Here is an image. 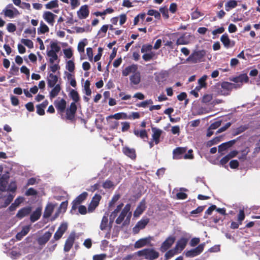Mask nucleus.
<instances>
[{"label":"nucleus","mask_w":260,"mask_h":260,"mask_svg":"<svg viewBox=\"0 0 260 260\" xmlns=\"http://www.w3.org/2000/svg\"><path fill=\"white\" fill-rule=\"evenodd\" d=\"M186 149L184 147H178L173 150V158L174 159H191L193 158L192 154V150H189L187 153H185Z\"/></svg>","instance_id":"nucleus-1"},{"label":"nucleus","mask_w":260,"mask_h":260,"mask_svg":"<svg viewBox=\"0 0 260 260\" xmlns=\"http://www.w3.org/2000/svg\"><path fill=\"white\" fill-rule=\"evenodd\" d=\"M137 254L139 257H143L146 259L154 260L159 255V252L153 248H145L137 251Z\"/></svg>","instance_id":"nucleus-2"},{"label":"nucleus","mask_w":260,"mask_h":260,"mask_svg":"<svg viewBox=\"0 0 260 260\" xmlns=\"http://www.w3.org/2000/svg\"><path fill=\"white\" fill-rule=\"evenodd\" d=\"M87 196L88 193L86 192H83L79 195L72 202V210H76L78 209V211H86V207L80 204L86 200Z\"/></svg>","instance_id":"nucleus-3"},{"label":"nucleus","mask_w":260,"mask_h":260,"mask_svg":"<svg viewBox=\"0 0 260 260\" xmlns=\"http://www.w3.org/2000/svg\"><path fill=\"white\" fill-rule=\"evenodd\" d=\"M1 14L10 19L17 17L20 14L19 11L12 4L7 5L2 10Z\"/></svg>","instance_id":"nucleus-4"},{"label":"nucleus","mask_w":260,"mask_h":260,"mask_svg":"<svg viewBox=\"0 0 260 260\" xmlns=\"http://www.w3.org/2000/svg\"><path fill=\"white\" fill-rule=\"evenodd\" d=\"M77 105L75 104V103H71L70 106L68 107L64 111H66V115L64 117L61 115V118L62 119H66L70 120L74 119L75 115V113L77 111Z\"/></svg>","instance_id":"nucleus-5"},{"label":"nucleus","mask_w":260,"mask_h":260,"mask_svg":"<svg viewBox=\"0 0 260 260\" xmlns=\"http://www.w3.org/2000/svg\"><path fill=\"white\" fill-rule=\"evenodd\" d=\"M176 238L174 236H169L161 244L159 250L165 252L169 250L174 243Z\"/></svg>","instance_id":"nucleus-6"},{"label":"nucleus","mask_w":260,"mask_h":260,"mask_svg":"<svg viewBox=\"0 0 260 260\" xmlns=\"http://www.w3.org/2000/svg\"><path fill=\"white\" fill-rule=\"evenodd\" d=\"M205 246V243H203L199 245L194 249L187 250L185 252V255L187 257H193L199 255L203 251Z\"/></svg>","instance_id":"nucleus-7"},{"label":"nucleus","mask_w":260,"mask_h":260,"mask_svg":"<svg viewBox=\"0 0 260 260\" xmlns=\"http://www.w3.org/2000/svg\"><path fill=\"white\" fill-rule=\"evenodd\" d=\"M67 223L65 222L62 223L55 233L53 239L50 241V243H53L55 241L59 240L62 237L64 233L67 231Z\"/></svg>","instance_id":"nucleus-8"},{"label":"nucleus","mask_w":260,"mask_h":260,"mask_svg":"<svg viewBox=\"0 0 260 260\" xmlns=\"http://www.w3.org/2000/svg\"><path fill=\"white\" fill-rule=\"evenodd\" d=\"M205 54L206 52L204 50L194 51L187 58L186 61L197 62L202 59L205 55Z\"/></svg>","instance_id":"nucleus-9"},{"label":"nucleus","mask_w":260,"mask_h":260,"mask_svg":"<svg viewBox=\"0 0 260 260\" xmlns=\"http://www.w3.org/2000/svg\"><path fill=\"white\" fill-rule=\"evenodd\" d=\"M57 16L50 11H44L42 14L43 19L50 25L53 26Z\"/></svg>","instance_id":"nucleus-10"},{"label":"nucleus","mask_w":260,"mask_h":260,"mask_svg":"<svg viewBox=\"0 0 260 260\" xmlns=\"http://www.w3.org/2000/svg\"><path fill=\"white\" fill-rule=\"evenodd\" d=\"M89 6L87 5L81 6L77 12V16L80 19H86L89 16Z\"/></svg>","instance_id":"nucleus-11"},{"label":"nucleus","mask_w":260,"mask_h":260,"mask_svg":"<svg viewBox=\"0 0 260 260\" xmlns=\"http://www.w3.org/2000/svg\"><path fill=\"white\" fill-rule=\"evenodd\" d=\"M54 105L57 109L58 112L62 115L66 108V101L63 99L58 98L54 101Z\"/></svg>","instance_id":"nucleus-12"},{"label":"nucleus","mask_w":260,"mask_h":260,"mask_svg":"<svg viewBox=\"0 0 260 260\" xmlns=\"http://www.w3.org/2000/svg\"><path fill=\"white\" fill-rule=\"evenodd\" d=\"M75 237L76 235L75 233H72L70 234L64 243L63 248L64 252H69L70 250L74 243Z\"/></svg>","instance_id":"nucleus-13"},{"label":"nucleus","mask_w":260,"mask_h":260,"mask_svg":"<svg viewBox=\"0 0 260 260\" xmlns=\"http://www.w3.org/2000/svg\"><path fill=\"white\" fill-rule=\"evenodd\" d=\"M149 222V219L147 218H143L139 221L133 229V233L134 234H138L140 230H142L145 228Z\"/></svg>","instance_id":"nucleus-14"},{"label":"nucleus","mask_w":260,"mask_h":260,"mask_svg":"<svg viewBox=\"0 0 260 260\" xmlns=\"http://www.w3.org/2000/svg\"><path fill=\"white\" fill-rule=\"evenodd\" d=\"M58 77L53 73L48 72L47 77V83L49 87H53L58 83Z\"/></svg>","instance_id":"nucleus-15"},{"label":"nucleus","mask_w":260,"mask_h":260,"mask_svg":"<svg viewBox=\"0 0 260 260\" xmlns=\"http://www.w3.org/2000/svg\"><path fill=\"white\" fill-rule=\"evenodd\" d=\"M101 196L100 194H95L92 199V200L88 206L89 211L94 210L98 206L99 202L101 200Z\"/></svg>","instance_id":"nucleus-16"},{"label":"nucleus","mask_w":260,"mask_h":260,"mask_svg":"<svg viewBox=\"0 0 260 260\" xmlns=\"http://www.w3.org/2000/svg\"><path fill=\"white\" fill-rule=\"evenodd\" d=\"M132 212H121L120 214L116 220V223L117 224H120L124 220L125 216H126V218L124 222V224H127V222L129 223L132 215Z\"/></svg>","instance_id":"nucleus-17"},{"label":"nucleus","mask_w":260,"mask_h":260,"mask_svg":"<svg viewBox=\"0 0 260 260\" xmlns=\"http://www.w3.org/2000/svg\"><path fill=\"white\" fill-rule=\"evenodd\" d=\"M52 236V233L48 231L45 232L42 236L39 237L37 242L40 246H44L49 240Z\"/></svg>","instance_id":"nucleus-18"},{"label":"nucleus","mask_w":260,"mask_h":260,"mask_svg":"<svg viewBox=\"0 0 260 260\" xmlns=\"http://www.w3.org/2000/svg\"><path fill=\"white\" fill-rule=\"evenodd\" d=\"M188 242L187 238L182 237L178 240L175 246L174 247L177 251L180 253L186 247Z\"/></svg>","instance_id":"nucleus-19"},{"label":"nucleus","mask_w":260,"mask_h":260,"mask_svg":"<svg viewBox=\"0 0 260 260\" xmlns=\"http://www.w3.org/2000/svg\"><path fill=\"white\" fill-rule=\"evenodd\" d=\"M220 41L224 47L228 48L233 47L235 45L234 41H231L226 34H223L220 38Z\"/></svg>","instance_id":"nucleus-20"},{"label":"nucleus","mask_w":260,"mask_h":260,"mask_svg":"<svg viewBox=\"0 0 260 260\" xmlns=\"http://www.w3.org/2000/svg\"><path fill=\"white\" fill-rule=\"evenodd\" d=\"M150 237L140 239L135 242L134 247L138 249L148 245L150 243Z\"/></svg>","instance_id":"nucleus-21"},{"label":"nucleus","mask_w":260,"mask_h":260,"mask_svg":"<svg viewBox=\"0 0 260 260\" xmlns=\"http://www.w3.org/2000/svg\"><path fill=\"white\" fill-rule=\"evenodd\" d=\"M138 70V66L136 64H132L126 67L122 72V75L127 76L130 73L134 74Z\"/></svg>","instance_id":"nucleus-22"},{"label":"nucleus","mask_w":260,"mask_h":260,"mask_svg":"<svg viewBox=\"0 0 260 260\" xmlns=\"http://www.w3.org/2000/svg\"><path fill=\"white\" fill-rule=\"evenodd\" d=\"M207 75H204L198 80V85L194 88L196 90L199 92L202 88L206 87L207 83L206 81L207 79Z\"/></svg>","instance_id":"nucleus-23"},{"label":"nucleus","mask_w":260,"mask_h":260,"mask_svg":"<svg viewBox=\"0 0 260 260\" xmlns=\"http://www.w3.org/2000/svg\"><path fill=\"white\" fill-rule=\"evenodd\" d=\"M127 116L126 114L124 113H116L114 115H110L108 116L106 119L107 121H108L109 123L111 122L110 120L112 118L115 119H127Z\"/></svg>","instance_id":"nucleus-24"},{"label":"nucleus","mask_w":260,"mask_h":260,"mask_svg":"<svg viewBox=\"0 0 260 260\" xmlns=\"http://www.w3.org/2000/svg\"><path fill=\"white\" fill-rule=\"evenodd\" d=\"M152 131L153 132L152 139L155 144H157L159 142V138L162 133V131L156 128H152Z\"/></svg>","instance_id":"nucleus-25"},{"label":"nucleus","mask_w":260,"mask_h":260,"mask_svg":"<svg viewBox=\"0 0 260 260\" xmlns=\"http://www.w3.org/2000/svg\"><path fill=\"white\" fill-rule=\"evenodd\" d=\"M131 83L134 85H138L141 81V75L140 72H136L130 76Z\"/></svg>","instance_id":"nucleus-26"},{"label":"nucleus","mask_w":260,"mask_h":260,"mask_svg":"<svg viewBox=\"0 0 260 260\" xmlns=\"http://www.w3.org/2000/svg\"><path fill=\"white\" fill-rule=\"evenodd\" d=\"M52 89L49 92V96L51 99L56 97L60 92L61 90V86L59 84L54 85V87H51Z\"/></svg>","instance_id":"nucleus-27"},{"label":"nucleus","mask_w":260,"mask_h":260,"mask_svg":"<svg viewBox=\"0 0 260 260\" xmlns=\"http://www.w3.org/2000/svg\"><path fill=\"white\" fill-rule=\"evenodd\" d=\"M49 31V27L43 21L40 23V26L37 29L39 35L45 34Z\"/></svg>","instance_id":"nucleus-28"},{"label":"nucleus","mask_w":260,"mask_h":260,"mask_svg":"<svg viewBox=\"0 0 260 260\" xmlns=\"http://www.w3.org/2000/svg\"><path fill=\"white\" fill-rule=\"evenodd\" d=\"M122 151L125 155L131 158L132 159H134L136 158V155L134 149L125 147H123Z\"/></svg>","instance_id":"nucleus-29"},{"label":"nucleus","mask_w":260,"mask_h":260,"mask_svg":"<svg viewBox=\"0 0 260 260\" xmlns=\"http://www.w3.org/2000/svg\"><path fill=\"white\" fill-rule=\"evenodd\" d=\"M60 46L57 42H51L50 43V49L47 52H52L57 54L60 50Z\"/></svg>","instance_id":"nucleus-30"},{"label":"nucleus","mask_w":260,"mask_h":260,"mask_svg":"<svg viewBox=\"0 0 260 260\" xmlns=\"http://www.w3.org/2000/svg\"><path fill=\"white\" fill-rule=\"evenodd\" d=\"M47 55L49 58V63H59V59H58L57 54L52 52H47Z\"/></svg>","instance_id":"nucleus-31"},{"label":"nucleus","mask_w":260,"mask_h":260,"mask_svg":"<svg viewBox=\"0 0 260 260\" xmlns=\"http://www.w3.org/2000/svg\"><path fill=\"white\" fill-rule=\"evenodd\" d=\"M165 254V260H169L173 257L175 255L179 253V251H177L174 248L173 249H169L166 251Z\"/></svg>","instance_id":"nucleus-32"},{"label":"nucleus","mask_w":260,"mask_h":260,"mask_svg":"<svg viewBox=\"0 0 260 260\" xmlns=\"http://www.w3.org/2000/svg\"><path fill=\"white\" fill-rule=\"evenodd\" d=\"M189 35L186 36L185 34L182 35L177 39L176 44L177 45H186L188 44L189 42Z\"/></svg>","instance_id":"nucleus-33"},{"label":"nucleus","mask_w":260,"mask_h":260,"mask_svg":"<svg viewBox=\"0 0 260 260\" xmlns=\"http://www.w3.org/2000/svg\"><path fill=\"white\" fill-rule=\"evenodd\" d=\"M168 76V73L167 72H161L156 75V80L159 83L162 82L166 80Z\"/></svg>","instance_id":"nucleus-34"},{"label":"nucleus","mask_w":260,"mask_h":260,"mask_svg":"<svg viewBox=\"0 0 260 260\" xmlns=\"http://www.w3.org/2000/svg\"><path fill=\"white\" fill-rule=\"evenodd\" d=\"M66 69L70 73H73L75 69V64L73 59L66 62Z\"/></svg>","instance_id":"nucleus-35"},{"label":"nucleus","mask_w":260,"mask_h":260,"mask_svg":"<svg viewBox=\"0 0 260 260\" xmlns=\"http://www.w3.org/2000/svg\"><path fill=\"white\" fill-rule=\"evenodd\" d=\"M237 2L235 0L228 1L225 4V9L226 11H230L237 6Z\"/></svg>","instance_id":"nucleus-36"},{"label":"nucleus","mask_w":260,"mask_h":260,"mask_svg":"<svg viewBox=\"0 0 260 260\" xmlns=\"http://www.w3.org/2000/svg\"><path fill=\"white\" fill-rule=\"evenodd\" d=\"M87 44V40L84 39L78 43L77 49L79 53H83L84 52V48Z\"/></svg>","instance_id":"nucleus-37"},{"label":"nucleus","mask_w":260,"mask_h":260,"mask_svg":"<svg viewBox=\"0 0 260 260\" xmlns=\"http://www.w3.org/2000/svg\"><path fill=\"white\" fill-rule=\"evenodd\" d=\"M69 95L73 101L72 103H75V104H76L79 101L80 98L79 94L75 90L72 89L70 92Z\"/></svg>","instance_id":"nucleus-38"},{"label":"nucleus","mask_w":260,"mask_h":260,"mask_svg":"<svg viewBox=\"0 0 260 260\" xmlns=\"http://www.w3.org/2000/svg\"><path fill=\"white\" fill-rule=\"evenodd\" d=\"M60 69V66L59 65V63L55 62V63H49L48 66V70L49 72L51 73H55L57 71Z\"/></svg>","instance_id":"nucleus-39"},{"label":"nucleus","mask_w":260,"mask_h":260,"mask_svg":"<svg viewBox=\"0 0 260 260\" xmlns=\"http://www.w3.org/2000/svg\"><path fill=\"white\" fill-rule=\"evenodd\" d=\"M24 198L19 197L17 198L14 203L12 204L10 208L11 210H14L16 208L19 206V205L24 201Z\"/></svg>","instance_id":"nucleus-40"},{"label":"nucleus","mask_w":260,"mask_h":260,"mask_svg":"<svg viewBox=\"0 0 260 260\" xmlns=\"http://www.w3.org/2000/svg\"><path fill=\"white\" fill-rule=\"evenodd\" d=\"M90 85V83L89 80H86L83 84L84 92L87 96H90L91 94Z\"/></svg>","instance_id":"nucleus-41"},{"label":"nucleus","mask_w":260,"mask_h":260,"mask_svg":"<svg viewBox=\"0 0 260 260\" xmlns=\"http://www.w3.org/2000/svg\"><path fill=\"white\" fill-rule=\"evenodd\" d=\"M58 2L57 0H53L49 2L45 5L46 9H52L58 7Z\"/></svg>","instance_id":"nucleus-42"},{"label":"nucleus","mask_w":260,"mask_h":260,"mask_svg":"<svg viewBox=\"0 0 260 260\" xmlns=\"http://www.w3.org/2000/svg\"><path fill=\"white\" fill-rule=\"evenodd\" d=\"M233 142L232 141H230L226 143H222L218 146V151L219 152H221L223 151H225L227 148L231 147Z\"/></svg>","instance_id":"nucleus-43"},{"label":"nucleus","mask_w":260,"mask_h":260,"mask_svg":"<svg viewBox=\"0 0 260 260\" xmlns=\"http://www.w3.org/2000/svg\"><path fill=\"white\" fill-rule=\"evenodd\" d=\"M108 214H107V215H104L103 217V218L102 219L101 223L100 224V229L102 231H104V230H106V228L107 226L108 222Z\"/></svg>","instance_id":"nucleus-44"},{"label":"nucleus","mask_w":260,"mask_h":260,"mask_svg":"<svg viewBox=\"0 0 260 260\" xmlns=\"http://www.w3.org/2000/svg\"><path fill=\"white\" fill-rule=\"evenodd\" d=\"M134 134L137 136L140 137L141 138L143 139L145 138H147V137H148L147 132H146V130H145V129L141 130V131H139L137 129L135 130Z\"/></svg>","instance_id":"nucleus-45"},{"label":"nucleus","mask_w":260,"mask_h":260,"mask_svg":"<svg viewBox=\"0 0 260 260\" xmlns=\"http://www.w3.org/2000/svg\"><path fill=\"white\" fill-rule=\"evenodd\" d=\"M57 206V204L53 202H49L47 204L45 211H53Z\"/></svg>","instance_id":"nucleus-46"},{"label":"nucleus","mask_w":260,"mask_h":260,"mask_svg":"<svg viewBox=\"0 0 260 260\" xmlns=\"http://www.w3.org/2000/svg\"><path fill=\"white\" fill-rule=\"evenodd\" d=\"M143 53L144 54L142 56L143 59L146 61L150 60L155 55V53L153 52Z\"/></svg>","instance_id":"nucleus-47"},{"label":"nucleus","mask_w":260,"mask_h":260,"mask_svg":"<svg viewBox=\"0 0 260 260\" xmlns=\"http://www.w3.org/2000/svg\"><path fill=\"white\" fill-rule=\"evenodd\" d=\"M42 212H33L30 216V220L32 222H34L38 220L41 216Z\"/></svg>","instance_id":"nucleus-48"},{"label":"nucleus","mask_w":260,"mask_h":260,"mask_svg":"<svg viewBox=\"0 0 260 260\" xmlns=\"http://www.w3.org/2000/svg\"><path fill=\"white\" fill-rule=\"evenodd\" d=\"M248 78L246 74H242L241 76H239L237 78L235 79V81L236 82H247L248 81Z\"/></svg>","instance_id":"nucleus-49"},{"label":"nucleus","mask_w":260,"mask_h":260,"mask_svg":"<svg viewBox=\"0 0 260 260\" xmlns=\"http://www.w3.org/2000/svg\"><path fill=\"white\" fill-rule=\"evenodd\" d=\"M21 42L23 44L29 48L31 49L34 47V43L30 40L22 39H21Z\"/></svg>","instance_id":"nucleus-50"},{"label":"nucleus","mask_w":260,"mask_h":260,"mask_svg":"<svg viewBox=\"0 0 260 260\" xmlns=\"http://www.w3.org/2000/svg\"><path fill=\"white\" fill-rule=\"evenodd\" d=\"M64 56L68 59H71L73 55V53L71 48H67L63 50Z\"/></svg>","instance_id":"nucleus-51"},{"label":"nucleus","mask_w":260,"mask_h":260,"mask_svg":"<svg viewBox=\"0 0 260 260\" xmlns=\"http://www.w3.org/2000/svg\"><path fill=\"white\" fill-rule=\"evenodd\" d=\"M153 47L151 45L146 44L142 46L141 51L142 53H146L152 52L151 50Z\"/></svg>","instance_id":"nucleus-52"},{"label":"nucleus","mask_w":260,"mask_h":260,"mask_svg":"<svg viewBox=\"0 0 260 260\" xmlns=\"http://www.w3.org/2000/svg\"><path fill=\"white\" fill-rule=\"evenodd\" d=\"M148 15L150 16H154L156 19H159L160 17V13L155 10H149L147 13Z\"/></svg>","instance_id":"nucleus-53"},{"label":"nucleus","mask_w":260,"mask_h":260,"mask_svg":"<svg viewBox=\"0 0 260 260\" xmlns=\"http://www.w3.org/2000/svg\"><path fill=\"white\" fill-rule=\"evenodd\" d=\"M234 87V85L233 84L229 82H223L221 84V87L228 90V91L232 90Z\"/></svg>","instance_id":"nucleus-54"},{"label":"nucleus","mask_w":260,"mask_h":260,"mask_svg":"<svg viewBox=\"0 0 260 260\" xmlns=\"http://www.w3.org/2000/svg\"><path fill=\"white\" fill-rule=\"evenodd\" d=\"M109 25H104L101 29L99 30L98 32V35H101L102 34H103L101 35V37H103L105 36V34L106 32L107 31V30L108 29Z\"/></svg>","instance_id":"nucleus-55"},{"label":"nucleus","mask_w":260,"mask_h":260,"mask_svg":"<svg viewBox=\"0 0 260 260\" xmlns=\"http://www.w3.org/2000/svg\"><path fill=\"white\" fill-rule=\"evenodd\" d=\"M212 95L211 94H205L202 98V102L207 103L210 102L212 100Z\"/></svg>","instance_id":"nucleus-56"},{"label":"nucleus","mask_w":260,"mask_h":260,"mask_svg":"<svg viewBox=\"0 0 260 260\" xmlns=\"http://www.w3.org/2000/svg\"><path fill=\"white\" fill-rule=\"evenodd\" d=\"M72 9H75L80 5V0H70Z\"/></svg>","instance_id":"nucleus-57"},{"label":"nucleus","mask_w":260,"mask_h":260,"mask_svg":"<svg viewBox=\"0 0 260 260\" xmlns=\"http://www.w3.org/2000/svg\"><path fill=\"white\" fill-rule=\"evenodd\" d=\"M7 29L9 32H13L16 30V26L12 23H9L7 25Z\"/></svg>","instance_id":"nucleus-58"},{"label":"nucleus","mask_w":260,"mask_h":260,"mask_svg":"<svg viewBox=\"0 0 260 260\" xmlns=\"http://www.w3.org/2000/svg\"><path fill=\"white\" fill-rule=\"evenodd\" d=\"M153 104V102L151 100H149L147 101H145L144 102H141L138 105V106L145 108L148 105H151Z\"/></svg>","instance_id":"nucleus-59"},{"label":"nucleus","mask_w":260,"mask_h":260,"mask_svg":"<svg viewBox=\"0 0 260 260\" xmlns=\"http://www.w3.org/2000/svg\"><path fill=\"white\" fill-rule=\"evenodd\" d=\"M224 31L223 27H220L212 31V34L213 36H216L218 34H222Z\"/></svg>","instance_id":"nucleus-60"},{"label":"nucleus","mask_w":260,"mask_h":260,"mask_svg":"<svg viewBox=\"0 0 260 260\" xmlns=\"http://www.w3.org/2000/svg\"><path fill=\"white\" fill-rule=\"evenodd\" d=\"M7 184L6 180H0V191H3L6 189Z\"/></svg>","instance_id":"nucleus-61"},{"label":"nucleus","mask_w":260,"mask_h":260,"mask_svg":"<svg viewBox=\"0 0 260 260\" xmlns=\"http://www.w3.org/2000/svg\"><path fill=\"white\" fill-rule=\"evenodd\" d=\"M107 255L106 254L94 255L93 256V260H104Z\"/></svg>","instance_id":"nucleus-62"},{"label":"nucleus","mask_w":260,"mask_h":260,"mask_svg":"<svg viewBox=\"0 0 260 260\" xmlns=\"http://www.w3.org/2000/svg\"><path fill=\"white\" fill-rule=\"evenodd\" d=\"M200 240L199 238H193L190 241V245L192 247H194L200 243Z\"/></svg>","instance_id":"nucleus-63"},{"label":"nucleus","mask_w":260,"mask_h":260,"mask_svg":"<svg viewBox=\"0 0 260 260\" xmlns=\"http://www.w3.org/2000/svg\"><path fill=\"white\" fill-rule=\"evenodd\" d=\"M68 203L67 201L63 202L60 205L58 209L59 211H64L67 210Z\"/></svg>","instance_id":"nucleus-64"}]
</instances>
